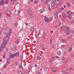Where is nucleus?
<instances>
[{"mask_svg":"<svg viewBox=\"0 0 74 74\" xmlns=\"http://www.w3.org/2000/svg\"><path fill=\"white\" fill-rule=\"evenodd\" d=\"M9 38H10V36L8 35H7L6 37L3 38V44L6 45L8 44L7 42L9 41Z\"/></svg>","mask_w":74,"mask_h":74,"instance_id":"obj_1","label":"nucleus"},{"mask_svg":"<svg viewBox=\"0 0 74 74\" xmlns=\"http://www.w3.org/2000/svg\"><path fill=\"white\" fill-rule=\"evenodd\" d=\"M27 13L29 14V16L30 18H33L34 16V14L32 10L30 9H28L27 10Z\"/></svg>","mask_w":74,"mask_h":74,"instance_id":"obj_2","label":"nucleus"},{"mask_svg":"<svg viewBox=\"0 0 74 74\" xmlns=\"http://www.w3.org/2000/svg\"><path fill=\"white\" fill-rule=\"evenodd\" d=\"M63 28L64 29V28L66 29V35H69L70 34V32H69V31H70V29L69 28V27L67 26H66L65 27H63Z\"/></svg>","mask_w":74,"mask_h":74,"instance_id":"obj_3","label":"nucleus"},{"mask_svg":"<svg viewBox=\"0 0 74 74\" xmlns=\"http://www.w3.org/2000/svg\"><path fill=\"white\" fill-rule=\"evenodd\" d=\"M44 20L45 21H46V22H51V21L52 20V18L51 17L49 19L47 17H45V18Z\"/></svg>","mask_w":74,"mask_h":74,"instance_id":"obj_4","label":"nucleus"},{"mask_svg":"<svg viewBox=\"0 0 74 74\" xmlns=\"http://www.w3.org/2000/svg\"><path fill=\"white\" fill-rule=\"evenodd\" d=\"M62 49H61L60 47L59 48L57 49V54L58 56H60L61 55H62V52H61V51H62Z\"/></svg>","mask_w":74,"mask_h":74,"instance_id":"obj_5","label":"nucleus"},{"mask_svg":"<svg viewBox=\"0 0 74 74\" xmlns=\"http://www.w3.org/2000/svg\"><path fill=\"white\" fill-rule=\"evenodd\" d=\"M19 53H16L15 54H10V57L12 58H14V57H15V56H19Z\"/></svg>","mask_w":74,"mask_h":74,"instance_id":"obj_6","label":"nucleus"},{"mask_svg":"<svg viewBox=\"0 0 74 74\" xmlns=\"http://www.w3.org/2000/svg\"><path fill=\"white\" fill-rule=\"evenodd\" d=\"M51 8H53L55 6V1H52L51 3Z\"/></svg>","mask_w":74,"mask_h":74,"instance_id":"obj_7","label":"nucleus"},{"mask_svg":"<svg viewBox=\"0 0 74 74\" xmlns=\"http://www.w3.org/2000/svg\"><path fill=\"white\" fill-rule=\"evenodd\" d=\"M5 45H4L3 44H2L0 49V53H1V51L4 49L5 48Z\"/></svg>","mask_w":74,"mask_h":74,"instance_id":"obj_8","label":"nucleus"},{"mask_svg":"<svg viewBox=\"0 0 74 74\" xmlns=\"http://www.w3.org/2000/svg\"><path fill=\"white\" fill-rule=\"evenodd\" d=\"M40 46L42 48V50L43 51H45V46H44V45H43L42 44H41Z\"/></svg>","mask_w":74,"mask_h":74,"instance_id":"obj_9","label":"nucleus"},{"mask_svg":"<svg viewBox=\"0 0 74 74\" xmlns=\"http://www.w3.org/2000/svg\"><path fill=\"white\" fill-rule=\"evenodd\" d=\"M55 59V57H53L50 59L49 61L50 63H52V62H53V59Z\"/></svg>","mask_w":74,"mask_h":74,"instance_id":"obj_10","label":"nucleus"},{"mask_svg":"<svg viewBox=\"0 0 74 74\" xmlns=\"http://www.w3.org/2000/svg\"><path fill=\"white\" fill-rule=\"evenodd\" d=\"M71 38H72V36H70L67 38V40L69 41V40H70Z\"/></svg>","mask_w":74,"mask_h":74,"instance_id":"obj_11","label":"nucleus"},{"mask_svg":"<svg viewBox=\"0 0 74 74\" xmlns=\"http://www.w3.org/2000/svg\"><path fill=\"white\" fill-rule=\"evenodd\" d=\"M65 17V16H64V15H63V16L62 17V21H63V22H64L65 21V19H64Z\"/></svg>","mask_w":74,"mask_h":74,"instance_id":"obj_12","label":"nucleus"},{"mask_svg":"<svg viewBox=\"0 0 74 74\" xmlns=\"http://www.w3.org/2000/svg\"><path fill=\"white\" fill-rule=\"evenodd\" d=\"M7 66H8V64H5L4 66H3V69H5L7 67Z\"/></svg>","mask_w":74,"mask_h":74,"instance_id":"obj_13","label":"nucleus"},{"mask_svg":"<svg viewBox=\"0 0 74 74\" xmlns=\"http://www.w3.org/2000/svg\"><path fill=\"white\" fill-rule=\"evenodd\" d=\"M7 13L8 15H10L11 14V11L9 10H7Z\"/></svg>","mask_w":74,"mask_h":74,"instance_id":"obj_14","label":"nucleus"},{"mask_svg":"<svg viewBox=\"0 0 74 74\" xmlns=\"http://www.w3.org/2000/svg\"><path fill=\"white\" fill-rule=\"evenodd\" d=\"M7 63H10V60H11L10 59V58H8L7 59Z\"/></svg>","mask_w":74,"mask_h":74,"instance_id":"obj_15","label":"nucleus"},{"mask_svg":"<svg viewBox=\"0 0 74 74\" xmlns=\"http://www.w3.org/2000/svg\"><path fill=\"white\" fill-rule=\"evenodd\" d=\"M61 42H66V40L65 39H61Z\"/></svg>","mask_w":74,"mask_h":74,"instance_id":"obj_16","label":"nucleus"},{"mask_svg":"<svg viewBox=\"0 0 74 74\" xmlns=\"http://www.w3.org/2000/svg\"><path fill=\"white\" fill-rule=\"evenodd\" d=\"M32 66L29 65V71H31V70H32Z\"/></svg>","mask_w":74,"mask_h":74,"instance_id":"obj_17","label":"nucleus"},{"mask_svg":"<svg viewBox=\"0 0 74 74\" xmlns=\"http://www.w3.org/2000/svg\"><path fill=\"white\" fill-rule=\"evenodd\" d=\"M47 69L45 68H44L43 69V72L44 73H45L47 71Z\"/></svg>","mask_w":74,"mask_h":74,"instance_id":"obj_18","label":"nucleus"},{"mask_svg":"<svg viewBox=\"0 0 74 74\" xmlns=\"http://www.w3.org/2000/svg\"><path fill=\"white\" fill-rule=\"evenodd\" d=\"M58 13H56L54 14V17L55 18H57L58 17Z\"/></svg>","mask_w":74,"mask_h":74,"instance_id":"obj_19","label":"nucleus"},{"mask_svg":"<svg viewBox=\"0 0 74 74\" xmlns=\"http://www.w3.org/2000/svg\"><path fill=\"white\" fill-rule=\"evenodd\" d=\"M48 10L49 11H51V8H50V5L49 4L48 5Z\"/></svg>","mask_w":74,"mask_h":74,"instance_id":"obj_20","label":"nucleus"},{"mask_svg":"<svg viewBox=\"0 0 74 74\" xmlns=\"http://www.w3.org/2000/svg\"><path fill=\"white\" fill-rule=\"evenodd\" d=\"M38 54L40 56H41V57H43V55H42V54L40 52H38Z\"/></svg>","mask_w":74,"mask_h":74,"instance_id":"obj_21","label":"nucleus"},{"mask_svg":"<svg viewBox=\"0 0 74 74\" xmlns=\"http://www.w3.org/2000/svg\"><path fill=\"white\" fill-rule=\"evenodd\" d=\"M61 48L62 49H64L66 48V46L65 45H62L61 46Z\"/></svg>","mask_w":74,"mask_h":74,"instance_id":"obj_22","label":"nucleus"},{"mask_svg":"<svg viewBox=\"0 0 74 74\" xmlns=\"http://www.w3.org/2000/svg\"><path fill=\"white\" fill-rule=\"evenodd\" d=\"M72 48L71 47H69L68 49V51L69 52H71L72 51Z\"/></svg>","mask_w":74,"mask_h":74,"instance_id":"obj_23","label":"nucleus"},{"mask_svg":"<svg viewBox=\"0 0 74 74\" xmlns=\"http://www.w3.org/2000/svg\"><path fill=\"white\" fill-rule=\"evenodd\" d=\"M4 0H3L1 1V5H3L4 4Z\"/></svg>","mask_w":74,"mask_h":74,"instance_id":"obj_24","label":"nucleus"},{"mask_svg":"<svg viewBox=\"0 0 74 74\" xmlns=\"http://www.w3.org/2000/svg\"><path fill=\"white\" fill-rule=\"evenodd\" d=\"M34 4H37L38 3V1L34 0Z\"/></svg>","mask_w":74,"mask_h":74,"instance_id":"obj_25","label":"nucleus"},{"mask_svg":"<svg viewBox=\"0 0 74 74\" xmlns=\"http://www.w3.org/2000/svg\"><path fill=\"white\" fill-rule=\"evenodd\" d=\"M68 18L69 19H71L72 18V17H71V16H70V15H68Z\"/></svg>","mask_w":74,"mask_h":74,"instance_id":"obj_26","label":"nucleus"},{"mask_svg":"<svg viewBox=\"0 0 74 74\" xmlns=\"http://www.w3.org/2000/svg\"><path fill=\"white\" fill-rule=\"evenodd\" d=\"M67 13L68 15H70L71 14V12H70V11H68L67 12Z\"/></svg>","mask_w":74,"mask_h":74,"instance_id":"obj_27","label":"nucleus"},{"mask_svg":"<svg viewBox=\"0 0 74 74\" xmlns=\"http://www.w3.org/2000/svg\"><path fill=\"white\" fill-rule=\"evenodd\" d=\"M44 11H45V10L42 9L40 11V13H42V12H44Z\"/></svg>","mask_w":74,"mask_h":74,"instance_id":"obj_28","label":"nucleus"},{"mask_svg":"<svg viewBox=\"0 0 74 74\" xmlns=\"http://www.w3.org/2000/svg\"><path fill=\"white\" fill-rule=\"evenodd\" d=\"M31 30L32 32H33L34 30V27H32L31 29Z\"/></svg>","mask_w":74,"mask_h":74,"instance_id":"obj_29","label":"nucleus"},{"mask_svg":"<svg viewBox=\"0 0 74 74\" xmlns=\"http://www.w3.org/2000/svg\"><path fill=\"white\" fill-rule=\"evenodd\" d=\"M20 41V39H18L16 41V42L17 44H18L19 42Z\"/></svg>","mask_w":74,"mask_h":74,"instance_id":"obj_30","label":"nucleus"},{"mask_svg":"<svg viewBox=\"0 0 74 74\" xmlns=\"http://www.w3.org/2000/svg\"><path fill=\"white\" fill-rule=\"evenodd\" d=\"M38 60H40V59H41V57H40V56H38Z\"/></svg>","mask_w":74,"mask_h":74,"instance_id":"obj_31","label":"nucleus"},{"mask_svg":"<svg viewBox=\"0 0 74 74\" xmlns=\"http://www.w3.org/2000/svg\"><path fill=\"white\" fill-rule=\"evenodd\" d=\"M69 70L70 71H74V69H73L72 68H70Z\"/></svg>","mask_w":74,"mask_h":74,"instance_id":"obj_32","label":"nucleus"},{"mask_svg":"<svg viewBox=\"0 0 74 74\" xmlns=\"http://www.w3.org/2000/svg\"><path fill=\"white\" fill-rule=\"evenodd\" d=\"M40 71H38L37 72V74H40Z\"/></svg>","mask_w":74,"mask_h":74,"instance_id":"obj_33","label":"nucleus"},{"mask_svg":"<svg viewBox=\"0 0 74 74\" xmlns=\"http://www.w3.org/2000/svg\"><path fill=\"white\" fill-rule=\"evenodd\" d=\"M18 25V23L17 22H16L14 23V25L15 26H17Z\"/></svg>","mask_w":74,"mask_h":74,"instance_id":"obj_34","label":"nucleus"},{"mask_svg":"<svg viewBox=\"0 0 74 74\" xmlns=\"http://www.w3.org/2000/svg\"><path fill=\"white\" fill-rule=\"evenodd\" d=\"M57 70H54L53 71V73H56V72H57Z\"/></svg>","mask_w":74,"mask_h":74,"instance_id":"obj_35","label":"nucleus"},{"mask_svg":"<svg viewBox=\"0 0 74 74\" xmlns=\"http://www.w3.org/2000/svg\"><path fill=\"white\" fill-rule=\"evenodd\" d=\"M16 48V46H15L13 49V50H15Z\"/></svg>","mask_w":74,"mask_h":74,"instance_id":"obj_36","label":"nucleus"},{"mask_svg":"<svg viewBox=\"0 0 74 74\" xmlns=\"http://www.w3.org/2000/svg\"><path fill=\"white\" fill-rule=\"evenodd\" d=\"M47 1H45L44 3V4L45 5H46V4H47Z\"/></svg>","mask_w":74,"mask_h":74,"instance_id":"obj_37","label":"nucleus"},{"mask_svg":"<svg viewBox=\"0 0 74 74\" xmlns=\"http://www.w3.org/2000/svg\"><path fill=\"white\" fill-rule=\"evenodd\" d=\"M12 2H14L16 1V0H11Z\"/></svg>","mask_w":74,"mask_h":74,"instance_id":"obj_38","label":"nucleus"},{"mask_svg":"<svg viewBox=\"0 0 74 74\" xmlns=\"http://www.w3.org/2000/svg\"><path fill=\"white\" fill-rule=\"evenodd\" d=\"M3 58L4 59L5 58V54H4L3 56Z\"/></svg>","mask_w":74,"mask_h":74,"instance_id":"obj_39","label":"nucleus"},{"mask_svg":"<svg viewBox=\"0 0 74 74\" xmlns=\"http://www.w3.org/2000/svg\"><path fill=\"white\" fill-rule=\"evenodd\" d=\"M71 22H72V23H74V20H71Z\"/></svg>","mask_w":74,"mask_h":74,"instance_id":"obj_40","label":"nucleus"},{"mask_svg":"<svg viewBox=\"0 0 74 74\" xmlns=\"http://www.w3.org/2000/svg\"><path fill=\"white\" fill-rule=\"evenodd\" d=\"M53 33V31H51L50 32V33Z\"/></svg>","mask_w":74,"mask_h":74,"instance_id":"obj_41","label":"nucleus"},{"mask_svg":"<svg viewBox=\"0 0 74 74\" xmlns=\"http://www.w3.org/2000/svg\"><path fill=\"white\" fill-rule=\"evenodd\" d=\"M9 1V0H7V1H6V3H5V4H7L8 3V1Z\"/></svg>","mask_w":74,"mask_h":74,"instance_id":"obj_42","label":"nucleus"},{"mask_svg":"<svg viewBox=\"0 0 74 74\" xmlns=\"http://www.w3.org/2000/svg\"><path fill=\"white\" fill-rule=\"evenodd\" d=\"M21 67H22V66H21V65H20L19 66V69H21Z\"/></svg>","mask_w":74,"mask_h":74,"instance_id":"obj_43","label":"nucleus"},{"mask_svg":"<svg viewBox=\"0 0 74 74\" xmlns=\"http://www.w3.org/2000/svg\"><path fill=\"white\" fill-rule=\"evenodd\" d=\"M35 66L36 67H37V64H35Z\"/></svg>","mask_w":74,"mask_h":74,"instance_id":"obj_44","label":"nucleus"},{"mask_svg":"<svg viewBox=\"0 0 74 74\" xmlns=\"http://www.w3.org/2000/svg\"><path fill=\"white\" fill-rule=\"evenodd\" d=\"M71 32L72 33H74V31H71Z\"/></svg>","mask_w":74,"mask_h":74,"instance_id":"obj_45","label":"nucleus"},{"mask_svg":"<svg viewBox=\"0 0 74 74\" xmlns=\"http://www.w3.org/2000/svg\"><path fill=\"white\" fill-rule=\"evenodd\" d=\"M1 14L0 13V18H1Z\"/></svg>","mask_w":74,"mask_h":74,"instance_id":"obj_46","label":"nucleus"},{"mask_svg":"<svg viewBox=\"0 0 74 74\" xmlns=\"http://www.w3.org/2000/svg\"><path fill=\"white\" fill-rule=\"evenodd\" d=\"M33 0H31V3H33Z\"/></svg>","mask_w":74,"mask_h":74,"instance_id":"obj_47","label":"nucleus"},{"mask_svg":"<svg viewBox=\"0 0 74 74\" xmlns=\"http://www.w3.org/2000/svg\"><path fill=\"white\" fill-rule=\"evenodd\" d=\"M63 9H64V8H61V10H63Z\"/></svg>","mask_w":74,"mask_h":74,"instance_id":"obj_48","label":"nucleus"},{"mask_svg":"<svg viewBox=\"0 0 74 74\" xmlns=\"http://www.w3.org/2000/svg\"><path fill=\"white\" fill-rule=\"evenodd\" d=\"M64 73H62V74H65L66 73V72L64 71L63 72Z\"/></svg>","mask_w":74,"mask_h":74,"instance_id":"obj_49","label":"nucleus"},{"mask_svg":"<svg viewBox=\"0 0 74 74\" xmlns=\"http://www.w3.org/2000/svg\"><path fill=\"white\" fill-rule=\"evenodd\" d=\"M68 6L69 7H70V5H69V4L68 3Z\"/></svg>","mask_w":74,"mask_h":74,"instance_id":"obj_50","label":"nucleus"},{"mask_svg":"<svg viewBox=\"0 0 74 74\" xmlns=\"http://www.w3.org/2000/svg\"><path fill=\"white\" fill-rule=\"evenodd\" d=\"M0 62H2V60H1V59H0Z\"/></svg>","mask_w":74,"mask_h":74,"instance_id":"obj_51","label":"nucleus"},{"mask_svg":"<svg viewBox=\"0 0 74 74\" xmlns=\"http://www.w3.org/2000/svg\"><path fill=\"white\" fill-rule=\"evenodd\" d=\"M64 8H66V6L64 5Z\"/></svg>","mask_w":74,"mask_h":74,"instance_id":"obj_52","label":"nucleus"},{"mask_svg":"<svg viewBox=\"0 0 74 74\" xmlns=\"http://www.w3.org/2000/svg\"><path fill=\"white\" fill-rule=\"evenodd\" d=\"M15 64H17V62H15Z\"/></svg>","mask_w":74,"mask_h":74,"instance_id":"obj_53","label":"nucleus"},{"mask_svg":"<svg viewBox=\"0 0 74 74\" xmlns=\"http://www.w3.org/2000/svg\"><path fill=\"white\" fill-rule=\"evenodd\" d=\"M72 1H73V3L74 2V0H71Z\"/></svg>","mask_w":74,"mask_h":74,"instance_id":"obj_54","label":"nucleus"},{"mask_svg":"<svg viewBox=\"0 0 74 74\" xmlns=\"http://www.w3.org/2000/svg\"><path fill=\"white\" fill-rule=\"evenodd\" d=\"M18 12L19 13H21V12L20 11H18Z\"/></svg>","mask_w":74,"mask_h":74,"instance_id":"obj_55","label":"nucleus"},{"mask_svg":"<svg viewBox=\"0 0 74 74\" xmlns=\"http://www.w3.org/2000/svg\"><path fill=\"white\" fill-rule=\"evenodd\" d=\"M11 31H10L9 32L10 34H11Z\"/></svg>","mask_w":74,"mask_h":74,"instance_id":"obj_56","label":"nucleus"},{"mask_svg":"<svg viewBox=\"0 0 74 74\" xmlns=\"http://www.w3.org/2000/svg\"><path fill=\"white\" fill-rule=\"evenodd\" d=\"M51 40H52V39L50 40V43H51Z\"/></svg>","mask_w":74,"mask_h":74,"instance_id":"obj_57","label":"nucleus"},{"mask_svg":"<svg viewBox=\"0 0 74 74\" xmlns=\"http://www.w3.org/2000/svg\"><path fill=\"white\" fill-rule=\"evenodd\" d=\"M1 34V32H0V34Z\"/></svg>","mask_w":74,"mask_h":74,"instance_id":"obj_58","label":"nucleus"},{"mask_svg":"<svg viewBox=\"0 0 74 74\" xmlns=\"http://www.w3.org/2000/svg\"><path fill=\"white\" fill-rule=\"evenodd\" d=\"M65 74H69V73H66Z\"/></svg>","mask_w":74,"mask_h":74,"instance_id":"obj_59","label":"nucleus"},{"mask_svg":"<svg viewBox=\"0 0 74 74\" xmlns=\"http://www.w3.org/2000/svg\"><path fill=\"white\" fill-rule=\"evenodd\" d=\"M42 69H40V71H42Z\"/></svg>","mask_w":74,"mask_h":74,"instance_id":"obj_60","label":"nucleus"},{"mask_svg":"<svg viewBox=\"0 0 74 74\" xmlns=\"http://www.w3.org/2000/svg\"><path fill=\"white\" fill-rule=\"evenodd\" d=\"M57 1H59V0H57Z\"/></svg>","mask_w":74,"mask_h":74,"instance_id":"obj_61","label":"nucleus"},{"mask_svg":"<svg viewBox=\"0 0 74 74\" xmlns=\"http://www.w3.org/2000/svg\"><path fill=\"white\" fill-rule=\"evenodd\" d=\"M36 37H37V36L35 35V37H36Z\"/></svg>","mask_w":74,"mask_h":74,"instance_id":"obj_62","label":"nucleus"},{"mask_svg":"<svg viewBox=\"0 0 74 74\" xmlns=\"http://www.w3.org/2000/svg\"><path fill=\"white\" fill-rule=\"evenodd\" d=\"M57 58H59V57H57Z\"/></svg>","mask_w":74,"mask_h":74,"instance_id":"obj_63","label":"nucleus"},{"mask_svg":"<svg viewBox=\"0 0 74 74\" xmlns=\"http://www.w3.org/2000/svg\"><path fill=\"white\" fill-rule=\"evenodd\" d=\"M21 74H23V73H21Z\"/></svg>","mask_w":74,"mask_h":74,"instance_id":"obj_64","label":"nucleus"}]
</instances>
